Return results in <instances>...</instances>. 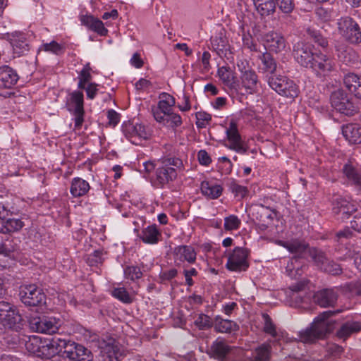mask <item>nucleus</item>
Wrapping results in <instances>:
<instances>
[{
  "label": "nucleus",
  "mask_w": 361,
  "mask_h": 361,
  "mask_svg": "<svg viewBox=\"0 0 361 361\" xmlns=\"http://www.w3.org/2000/svg\"><path fill=\"white\" fill-rule=\"evenodd\" d=\"M122 130L126 137L133 144L137 145L138 141L145 140L148 137V133L144 126L141 124H133L130 122L124 123Z\"/></svg>",
  "instance_id": "obj_16"
},
{
  "label": "nucleus",
  "mask_w": 361,
  "mask_h": 361,
  "mask_svg": "<svg viewBox=\"0 0 361 361\" xmlns=\"http://www.w3.org/2000/svg\"><path fill=\"white\" fill-rule=\"evenodd\" d=\"M306 32L307 36L320 47L326 48L328 46L327 39L321 35L319 30L309 27Z\"/></svg>",
  "instance_id": "obj_44"
},
{
  "label": "nucleus",
  "mask_w": 361,
  "mask_h": 361,
  "mask_svg": "<svg viewBox=\"0 0 361 361\" xmlns=\"http://www.w3.org/2000/svg\"><path fill=\"white\" fill-rule=\"evenodd\" d=\"M211 54L209 51H204L200 59L202 63V72L208 73L212 66L210 64Z\"/></svg>",
  "instance_id": "obj_59"
},
{
  "label": "nucleus",
  "mask_w": 361,
  "mask_h": 361,
  "mask_svg": "<svg viewBox=\"0 0 361 361\" xmlns=\"http://www.w3.org/2000/svg\"><path fill=\"white\" fill-rule=\"evenodd\" d=\"M217 74L224 85L235 92L240 91V83L237 81L233 72L226 66L219 68Z\"/></svg>",
  "instance_id": "obj_27"
},
{
  "label": "nucleus",
  "mask_w": 361,
  "mask_h": 361,
  "mask_svg": "<svg viewBox=\"0 0 361 361\" xmlns=\"http://www.w3.org/2000/svg\"><path fill=\"white\" fill-rule=\"evenodd\" d=\"M18 296L26 306L37 307L46 303V295L36 284H23L19 287Z\"/></svg>",
  "instance_id": "obj_5"
},
{
  "label": "nucleus",
  "mask_w": 361,
  "mask_h": 361,
  "mask_svg": "<svg viewBox=\"0 0 361 361\" xmlns=\"http://www.w3.org/2000/svg\"><path fill=\"white\" fill-rule=\"evenodd\" d=\"M70 103V104L74 106L75 128L79 129L84 121L83 93L80 91L72 92L71 94Z\"/></svg>",
  "instance_id": "obj_17"
},
{
  "label": "nucleus",
  "mask_w": 361,
  "mask_h": 361,
  "mask_svg": "<svg viewBox=\"0 0 361 361\" xmlns=\"http://www.w3.org/2000/svg\"><path fill=\"white\" fill-rule=\"evenodd\" d=\"M42 46L44 51L51 52L56 55L61 54L63 52V46L56 41H51L50 43L44 44Z\"/></svg>",
  "instance_id": "obj_56"
},
{
  "label": "nucleus",
  "mask_w": 361,
  "mask_h": 361,
  "mask_svg": "<svg viewBox=\"0 0 361 361\" xmlns=\"http://www.w3.org/2000/svg\"><path fill=\"white\" fill-rule=\"evenodd\" d=\"M308 255L312 259L314 262L317 267H318L321 270L322 269V267L326 263L329 259L324 252L322 250H317L314 247H311Z\"/></svg>",
  "instance_id": "obj_43"
},
{
  "label": "nucleus",
  "mask_w": 361,
  "mask_h": 361,
  "mask_svg": "<svg viewBox=\"0 0 361 361\" xmlns=\"http://www.w3.org/2000/svg\"><path fill=\"white\" fill-rule=\"evenodd\" d=\"M226 134L228 144H225V146L227 148L240 154L247 152V147L242 139L238 129L237 122L234 119L230 121Z\"/></svg>",
  "instance_id": "obj_11"
},
{
  "label": "nucleus",
  "mask_w": 361,
  "mask_h": 361,
  "mask_svg": "<svg viewBox=\"0 0 361 361\" xmlns=\"http://www.w3.org/2000/svg\"><path fill=\"white\" fill-rule=\"evenodd\" d=\"M90 189L89 183L81 178H74L72 180L70 192L74 197H82L87 194Z\"/></svg>",
  "instance_id": "obj_35"
},
{
  "label": "nucleus",
  "mask_w": 361,
  "mask_h": 361,
  "mask_svg": "<svg viewBox=\"0 0 361 361\" xmlns=\"http://www.w3.org/2000/svg\"><path fill=\"white\" fill-rule=\"evenodd\" d=\"M361 330V323L355 321H348L343 324L337 331L336 335L339 338L345 340L351 334L357 333Z\"/></svg>",
  "instance_id": "obj_34"
},
{
  "label": "nucleus",
  "mask_w": 361,
  "mask_h": 361,
  "mask_svg": "<svg viewBox=\"0 0 361 361\" xmlns=\"http://www.w3.org/2000/svg\"><path fill=\"white\" fill-rule=\"evenodd\" d=\"M25 225L23 219L6 216L0 219V233L6 234L18 232Z\"/></svg>",
  "instance_id": "obj_26"
},
{
  "label": "nucleus",
  "mask_w": 361,
  "mask_h": 361,
  "mask_svg": "<svg viewBox=\"0 0 361 361\" xmlns=\"http://www.w3.org/2000/svg\"><path fill=\"white\" fill-rule=\"evenodd\" d=\"M342 134L353 144H361V126L355 123H349L342 127Z\"/></svg>",
  "instance_id": "obj_29"
},
{
  "label": "nucleus",
  "mask_w": 361,
  "mask_h": 361,
  "mask_svg": "<svg viewBox=\"0 0 361 361\" xmlns=\"http://www.w3.org/2000/svg\"><path fill=\"white\" fill-rule=\"evenodd\" d=\"M262 317L264 322V331L266 334H270L272 337H276L277 332L276 326L273 323L271 318L267 313L262 314Z\"/></svg>",
  "instance_id": "obj_47"
},
{
  "label": "nucleus",
  "mask_w": 361,
  "mask_h": 361,
  "mask_svg": "<svg viewBox=\"0 0 361 361\" xmlns=\"http://www.w3.org/2000/svg\"><path fill=\"white\" fill-rule=\"evenodd\" d=\"M278 244L285 248H286L291 254L293 255V257L291 260L290 265H288V269H291L293 264V260L295 262L298 259L305 258L308 255L311 247L304 240L300 239H291L290 240H279Z\"/></svg>",
  "instance_id": "obj_12"
},
{
  "label": "nucleus",
  "mask_w": 361,
  "mask_h": 361,
  "mask_svg": "<svg viewBox=\"0 0 361 361\" xmlns=\"http://www.w3.org/2000/svg\"><path fill=\"white\" fill-rule=\"evenodd\" d=\"M314 53L312 46L303 42H298L293 47V55L295 60L301 66L310 68L314 61Z\"/></svg>",
  "instance_id": "obj_14"
},
{
  "label": "nucleus",
  "mask_w": 361,
  "mask_h": 361,
  "mask_svg": "<svg viewBox=\"0 0 361 361\" xmlns=\"http://www.w3.org/2000/svg\"><path fill=\"white\" fill-rule=\"evenodd\" d=\"M249 250L242 247H235L232 252L229 255L226 268L232 271H245L249 267L247 258L249 256Z\"/></svg>",
  "instance_id": "obj_9"
},
{
  "label": "nucleus",
  "mask_w": 361,
  "mask_h": 361,
  "mask_svg": "<svg viewBox=\"0 0 361 361\" xmlns=\"http://www.w3.org/2000/svg\"><path fill=\"white\" fill-rule=\"evenodd\" d=\"M176 176L177 173L174 168L167 164L159 167L156 171V186L163 188L166 184L173 181Z\"/></svg>",
  "instance_id": "obj_22"
},
{
  "label": "nucleus",
  "mask_w": 361,
  "mask_h": 361,
  "mask_svg": "<svg viewBox=\"0 0 361 361\" xmlns=\"http://www.w3.org/2000/svg\"><path fill=\"white\" fill-rule=\"evenodd\" d=\"M196 116V126L198 128H206L207 125H209V122L212 120V116L204 111H199L195 114Z\"/></svg>",
  "instance_id": "obj_49"
},
{
  "label": "nucleus",
  "mask_w": 361,
  "mask_h": 361,
  "mask_svg": "<svg viewBox=\"0 0 361 361\" xmlns=\"http://www.w3.org/2000/svg\"><path fill=\"white\" fill-rule=\"evenodd\" d=\"M39 352L47 359L58 355L63 359H68V361L93 360V355L90 350L82 344L66 340L59 336L45 340L39 347Z\"/></svg>",
  "instance_id": "obj_1"
},
{
  "label": "nucleus",
  "mask_w": 361,
  "mask_h": 361,
  "mask_svg": "<svg viewBox=\"0 0 361 361\" xmlns=\"http://www.w3.org/2000/svg\"><path fill=\"white\" fill-rule=\"evenodd\" d=\"M330 102L331 106L336 111L345 116H351L357 112V107L341 89H338L331 93Z\"/></svg>",
  "instance_id": "obj_7"
},
{
  "label": "nucleus",
  "mask_w": 361,
  "mask_h": 361,
  "mask_svg": "<svg viewBox=\"0 0 361 361\" xmlns=\"http://www.w3.org/2000/svg\"><path fill=\"white\" fill-rule=\"evenodd\" d=\"M177 274L178 271L176 269L162 271L159 274L161 283H164L166 281H170L177 276Z\"/></svg>",
  "instance_id": "obj_58"
},
{
  "label": "nucleus",
  "mask_w": 361,
  "mask_h": 361,
  "mask_svg": "<svg viewBox=\"0 0 361 361\" xmlns=\"http://www.w3.org/2000/svg\"><path fill=\"white\" fill-rule=\"evenodd\" d=\"M160 233L156 226H149L138 235L139 238L147 244H156L159 241Z\"/></svg>",
  "instance_id": "obj_37"
},
{
  "label": "nucleus",
  "mask_w": 361,
  "mask_h": 361,
  "mask_svg": "<svg viewBox=\"0 0 361 361\" xmlns=\"http://www.w3.org/2000/svg\"><path fill=\"white\" fill-rule=\"evenodd\" d=\"M214 329L219 333H231L239 330V326L233 321L224 319L216 316L214 320Z\"/></svg>",
  "instance_id": "obj_33"
},
{
  "label": "nucleus",
  "mask_w": 361,
  "mask_h": 361,
  "mask_svg": "<svg viewBox=\"0 0 361 361\" xmlns=\"http://www.w3.org/2000/svg\"><path fill=\"white\" fill-rule=\"evenodd\" d=\"M173 106H168L166 104H163L162 102H158L157 106H152V113L154 119L157 121H161L164 120V117L166 114L172 112L171 108Z\"/></svg>",
  "instance_id": "obj_42"
},
{
  "label": "nucleus",
  "mask_w": 361,
  "mask_h": 361,
  "mask_svg": "<svg viewBox=\"0 0 361 361\" xmlns=\"http://www.w3.org/2000/svg\"><path fill=\"white\" fill-rule=\"evenodd\" d=\"M112 295L126 304H130L133 301L131 296L123 287L115 288L112 290Z\"/></svg>",
  "instance_id": "obj_46"
},
{
  "label": "nucleus",
  "mask_w": 361,
  "mask_h": 361,
  "mask_svg": "<svg viewBox=\"0 0 361 361\" xmlns=\"http://www.w3.org/2000/svg\"><path fill=\"white\" fill-rule=\"evenodd\" d=\"M123 272L125 278L133 281L138 280L142 276V272L137 266H126L123 269Z\"/></svg>",
  "instance_id": "obj_45"
},
{
  "label": "nucleus",
  "mask_w": 361,
  "mask_h": 361,
  "mask_svg": "<svg viewBox=\"0 0 361 361\" xmlns=\"http://www.w3.org/2000/svg\"><path fill=\"white\" fill-rule=\"evenodd\" d=\"M257 214H259V221H265V219L272 220L274 219L273 213L267 207L261 205L259 209Z\"/></svg>",
  "instance_id": "obj_61"
},
{
  "label": "nucleus",
  "mask_w": 361,
  "mask_h": 361,
  "mask_svg": "<svg viewBox=\"0 0 361 361\" xmlns=\"http://www.w3.org/2000/svg\"><path fill=\"white\" fill-rule=\"evenodd\" d=\"M240 91L238 93L254 94L257 91L258 76L255 71H248L247 73L240 75Z\"/></svg>",
  "instance_id": "obj_19"
},
{
  "label": "nucleus",
  "mask_w": 361,
  "mask_h": 361,
  "mask_svg": "<svg viewBox=\"0 0 361 361\" xmlns=\"http://www.w3.org/2000/svg\"><path fill=\"white\" fill-rule=\"evenodd\" d=\"M338 33L344 39L352 44L361 43V27L352 18L342 17L337 21Z\"/></svg>",
  "instance_id": "obj_4"
},
{
  "label": "nucleus",
  "mask_w": 361,
  "mask_h": 361,
  "mask_svg": "<svg viewBox=\"0 0 361 361\" xmlns=\"http://www.w3.org/2000/svg\"><path fill=\"white\" fill-rule=\"evenodd\" d=\"M194 324L200 330L207 329L213 326L210 317L204 314H199Z\"/></svg>",
  "instance_id": "obj_48"
},
{
  "label": "nucleus",
  "mask_w": 361,
  "mask_h": 361,
  "mask_svg": "<svg viewBox=\"0 0 361 361\" xmlns=\"http://www.w3.org/2000/svg\"><path fill=\"white\" fill-rule=\"evenodd\" d=\"M211 44L213 49L215 50L219 55L225 54L229 49L228 39L222 32H219L216 35L211 37Z\"/></svg>",
  "instance_id": "obj_38"
},
{
  "label": "nucleus",
  "mask_w": 361,
  "mask_h": 361,
  "mask_svg": "<svg viewBox=\"0 0 361 361\" xmlns=\"http://www.w3.org/2000/svg\"><path fill=\"white\" fill-rule=\"evenodd\" d=\"M22 317L9 302L0 300V324L5 328L18 331L20 329Z\"/></svg>",
  "instance_id": "obj_8"
},
{
  "label": "nucleus",
  "mask_w": 361,
  "mask_h": 361,
  "mask_svg": "<svg viewBox=\"0 0 361 361\" xmlns=\"http://www.w3.org/2000/svg\"><path fill=\"white\" fill-rule=\"evenodd\" d=\"M306 288L307 283L305 281H299L289 288L287 295L290 306L297 307L309 300L310 296L307 295Z\"/></svg>",
  "instance_id": "obj_13"
},
{
  "label": "nucleus",
  "mask_w": 361,
  "mask_h": 361,
  "mask_svg": "<svg viewBox=\"0 0 361 361\" xmlns=\"http://www.w3.org/2000/svg\"><path fill=\"white\" fill-rule=\"evenodd\" d=\"M243 42L244 47L249 49L252 51H257V44L254 42L252 35L247 32L245 33L243 27Z\"/></svg>",
  "instance_id": "obj_55"
},
{
  "label": "nucleus",
  "mask_w": 361,
  "mask_h": 361,
  "mask_svg": "<svg viewBox=\"0 0 361 361\" xmlns=\"http://www.w3.org/2000/svg\"><path fill=\"white\" fill-rule=\"evenodd\" d=\"M222 190L223 188L220 185L212 184L208 181H203L201 184L202 193L212 200L218 198L221 195Z\"/></svg>",
  "instance_id": "obj_39"
},
{
  "label": "nucleus",
  "mask_w": 361,
  "mask_h": 361,
  "mask_svg": "<svg viewBox=\"0 0 361 361\" xmlns=\"http://www.w3.org/2000/svg\"><path fill=\"white\" fill-rule=\"evenodd\" d=\"M263 39L266 47L271 51L279 53L286 48V39L279 32L270 31L264 35Z\"/></svg>",
  "instance_id": "obj_20"
},
{
  "label": "nucleus",
  "mask_w": 361,
  "mask_h": 361,
  "mask_svg": "<svg viewBox=\"0 0 361 361\" xmlns=\"http://www.w3.org/2000/svg\"><path fill=\"white\" fill-rule=\"evenodd\" d=\"M163 117L164 120L158 122L162 123L164 126L168 128H171L175 130L182 125V118L178 114L171 112L166 114L165 116Z\"/></svg>",
  "instance_id": "obj_41"
},
{
  "label": "nucleus",
  "mask_w": 361,
  "mask_h": 361,
  "mask_svg": "<svg viewBox=\"0 0 361 361\" xmlns=\"http://www.w3.org/2000/svg\"><path fill=\"white\" fill-rule=\"evenodd\" d=\"M257 11L262 16H269L275 13L276 5L283 13H290L294 8L293 0H252Z\"/></svg>",
  "instance_id": "obj_3"
},
{
  "label": "nucleus",
  "mask_w": 361,
  "mask_h": 361,
  "mask_svg": "<svg viewBox=\"0 0 361 361\" xmlns=\"http://www.w3.org/2000/svg\"><path fill=\"white\" fill-rule=\"evenodd\" d=\"M10 44L13 48V53L18 56L24 54L29 50V44L26 35L20 32H15L9 37Z\"/></svg>",
  "instance_id": "obj_24"
},
{
  "label": "nucleus",
  "mask_w": 361,
  "mask_h": 361,
  "mask_svg": "<svg viewBox=\"0 0 361 361\" xmlns=\"http://www.w3.org/2000/svg\"><path fill=\"white\" fill-rule=\"evenodd\" d=\"M109 124L113 126H116L120 121V115L114 110L110 109L107 112Z\"/></svg>",
  "instance_id": "obj_64"
},
{
  "label": "nucleus",
  "mask_w": 361,
  "mask_h": 361,
  "mask_svg": "<svg viewBox=\"0 0 361 361\" xmlns=\"http://www.w3.org/2000/svg\"><path fill=\"white\" fill-rule=\"evenodd\" d=\"M345 87L357 98L361 99V79L355 74L349 73L343 78Z\"/></svg>",
  "instance_id": "obj_31"
},
{
  "label": "nucleus",
  "mask_w": 361,
  "mask_h": 361,
  "mask_svg": "<svg viewBox=\"0 0 361 361\" xmlns=\"http://www.w3.org/2000/svg\"><path fill=\"white\" fill-rule=\"evenodd\" d=\"M343 173L348 180L353 185L361 189V173L351 164H345L343 167Z\"/></svg>",
  "instance_id": "obj_36"
},
{
  "label": "nucleus",
  "mask_w": 361,
  "mask_h": 361,
  "mask_svg": "<svg viewBox=\"0 0 361 361\" xmlns=\"http://www.w3.org/2000/svg\"><path fill=\"white\" fill-rule=\"evenodd\" d=\"M90 29L96 32L101 36H105L108 32V30L106 28H105L103 23L96 18L91 24V27H90Z\"/></svg>",
  "instance_id": "obj_57"
},
{
  "label": "nucleus",
  "mask_w": 361,
  "mask_h": 361,
  "mask_svg": "<svg viewBox=\"0 0 361 361\" xmlns=\"http://www.w3.org/2000/svg\"><path fill=\"white\" fill-rule=\"evenodd\" d=\"M312 298L314 302L321 307H334L337 302L338 293L335 288H323L315 292Z\"/></svg>",
  "instance_id": "obj_15"
},
{
  "label": "nucleus",
  "mask_w": 361,
  "mask_h": 361,
  "mask_svg": "<svg viewBox=\"0 0 361 361\" xmlns=\"http://www.w3.org/2000/svg\"><path fill=\"white\" fill-rule=\"evenodd\" d=\"M197 158L200 164L203 166H208L212 162L209 154L204 149H201L198 152Z\"/></svg>",
  "instance_id": "obj_62"
},
{
  "label": "nucleus",
  "mask_w": 361,
  "mask_h": 361,
  "mask_svg": "<svg viewBox=\"0 0 361 361\" xmlns=\"http://www.w3.org/2000/svg\"><path fill=\"white\" fill-rule=\"evenodd\" d=\"M240 224V220L235 215H230L224 219V228L226 231L238 229Z\"/></svg>",
  "instance_id": "obj_50"
},
{
  "label": "nucleus",
  "mask_w": 361,
  "mask_h": 361,
  "mask_svg": "<svg viewBox=\"0 0 361 361\" xmlns=\"http://www.w3.org/2000/svg\"><path fill=\"white\" fill-rule=\"evenodd\" d=\"M259 59L262 62L260 69L263 73L269 75H277V63L273 56L266 51L259 56Z\"/></svg>",
  "instance_id": "obj_30"
},
{
  "label": "nucleus",
  "mask_w": 361,
  "mask_h": 361,
  "mask_svg": "<svg viewBox=\"0 0 361 361\" xmlns=\"http://www.w3.org/2000/svg\"><path fill=\"white\" fill-rule=\"evenodd\" d=\"M271 346L268 344H262L256 348L251 355L252 361H270Z\"/></svg>",
  "instance_id": "obj_40"
},
{
  "label": "nucleus",
  "mask_w": 361,
  "mask_h": 361,
  "mask_svg": "<svg viewBox=\"0 0 361 361\" xmlns=\"http://www.w3.org/2000/svg\"><path fill=\"white\" fill-rule=\"evenodd\" d=\"M174 255L176 259L180 262L187 261L194 263L196 259V252L193 247L188 245H180L175 247Z\"/></svg>",
  "instance_id": "obj_32"
},
{
  "label": "nucleus",
  "mask_w": 361,
  "mask_h": 361,
  "mask_svg": "<svg viewBox=\"0 0 361 361\" xmlns=\"http://www.w3.org/2000/svg\"><path fill=\"white\" fill-rule=\"evenodd\" d=\"M230 350V347L224 341L216 339L213 342L210 348L207 349V353L210 357L216 359L219 361H225Z\"/></svg>",
  "instance_id": "obj_25"
},
{
  "label": "nucleus",
  "mask_w": 361,
  "mask_h": 361,
  "mask_svg": "<svg viewBox=\"0 0 361 361\" xmlns=\"http://www.w3.org/2000/svg\"><path fill=\"white\" fill-rule=\"evenodd\" d=\"M61 326V319L54 317H35L30 321L31 329L41 334H56Z\"/></svg>",
  "instance_id": "obj_10"
},
{
  "label": "nucleus",
  "mask_w": 361,
  "mask_h": 361,
  "mask_svg": "<svg viewBox=\"0 0 361 361\" xmlns=\"http://www.w3.org/2000/svg\"><path fill=\"white\" fill-rule=\"evenodd\" d=\"M236 66L238 71L241 73V74L252 71V69L250 67L249 61H247L246 59H238L236 62Z\"/></svg>",
  "instance_id": "obj_63"
},
{
  "label": "nucleus",
  "mask_w": 361,
  "mask_h": 361,
  "mask_svg": "<svg viewBox=\"0 0 361 361\" xmlns=\"http://www.w3.org/2000/svg\"><path fill=\"white\" fill-rule=\"evenodd\" d=\"M334 66V60L330 56L319 51L314 53V61L310 68L320 74L326 75L332 71Z\"/></svg>",
  "instance_id": "obj_18"
},
{
  "label": "nucleus",
  "mask_w": 361,
  "mask_h": 361,
  "mask_svg": "<svg viewBox=\"0 0 361 361\" xmlns=\"http://www.w3.org/2000/svg\"><path fill=\"white\" fill-rule=\"evenodd\" d=\"M92 68L89 63L85 64L79 73L78 79L89 82L92 80L91 72Z\"/></svg>",
  "instance_id": "obj_60"
},
{
  "label": "nucleus",
  "mask_w": 361,
  "mask_h": 361,
  "mask_svg": "<svg viewBox=\"0 0 361 361\" xmlns=\"http://www.w3.org/2000/svg\"><path fill=\"white\" fill-rule=\"evenodd\" d=\"M20 240L12 236L0 235V255L9 256L20 250Z\"/></svg>",
  "instance_id": "obj_28"
},
{
  "label": "nucleus",
  "mask_w": 361,
  "mask_h": 361,
  "mask_svg": "<svg viewBox=\"0 0 361 361\" xmlns=\"http://www.w3.org/2000/svg\"><path fill=\"white\" fill-rule=\"evenodd\" d=\"M353 233L349 228H345L342 230L337 231L334 235V240L340 244H343L347 240L351 238Z\"/></svg>",
  "instance_id": "obj_51"
},
{
  "label": "nucleus",
  "mask_w": 361,
  "mask_h": 361,
  "mask_svg": "<svg viewBox=\"0 0 361 361\" xmlns=\"http://www.w3.org/2000/svg\"><path fill=\"white\" fill-rule=\"evenodd\" d=\"M269 87L280 95L295 98L298 94V88L293 80L284 75H267Z\"/></svg>",
  "instance_id": "obj_6"
},
{
  "label": "nucleus",
  "mask_w": 361,
  "mask_h": 361,
  "mask_svg": "<svg viewBox=\"0 0 361 361\" xmlns=\"http://www.w3.org/2000/svg\"><path fill=\"white\" fill-rule=\"evenodd\" d=\"M229 189L235 197H240V198L245 197L248 192L246 187L240 185L235 181H232L229 184Z\"/></svg>",
  "instance_id": "obj_54"
},
{
  "label": "nucleus",
  "mask_w": 361,
  "mask_h": 361,
  "mask_svg": "<svg viewBox=\"0 0 361 361\" xmlns=\"http://www.w3.org/2000/svg\"><path fill=\"white\" fill-rule=\"evenodd\" d=\"M19 76L16 70L8 66H0V87L11 88L18 82Z\"/></svg>",
  "instance_id": "obj_23"
},
{
  "label": "nucleus",
  "mask_w": 361,
  "mask_h": 361,
  "mask_svg": "<svg viewBox=\"0 0 361 361\" xmlns=\"http://www.w3.org/2000/svg\"><path fill=\"white\" fill-rule=\"evenodd\" d=\"M336 51H337V54L338 58L343 61L346 64L350 63L351 62V56L352 54H353V50L345 49V46H336Z\"/></svg>",
  "instance_id": "obj_53"
},
{
  "label": "nucleus",
  "mask_w": 361,
  "mask_h": 361,
  "mask_svg": "<svg viewBox=\"0 0 361 361\" xmlns=\"http://www.w3.org/2000/svg\"><path fill=\"white\" fill-rule=\"evenodd\" d=\"M339 312H341V310L336 311L328 310L318 315L310 329L300 333V341L303 343H312L316 339L324 338L334 329V324L329 318Z\"/></svg>",
  "instance_id": "obj_2"
},
{
  "label": "nucleus",
  "mask_w": 361,
  "mask_h": 361,
  "mask_svg": "<svg viewBox=\"0 0 361 361\" xmlns=\"http://www.w3.org/2000/svg\"><path fill=\"white\" fill-rule=\"evenodd\" d=\"M355 211V206L343 197H336L333 200V212L343 221L348 219Z\"/></svg>",
  "instance_id": "obj_21"
},
{
  "label": "nucleus",
  "mask_w": 361,
  "mask_h": 361,
  "mask_svg": "<svg viewBox=\"0 0 361 361\" xmlns=\"http://www.w3.org/2000/svg\"><path fill=\"white\" fill-rule=\"evenodd\" d=\"M323 271L332 275H338L342 273L341 266L332 260L328 259L326 263L322 267Z\"/></svg>",
  "instance_id": "obj_52"
}]
</instances>
